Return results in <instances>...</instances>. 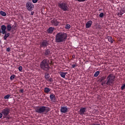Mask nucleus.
<instances>
[{"label":"nucleus","mask_w":125,"mask_h":125,"mask_svg":"<svg viewBox=\"0 0 125 125\" xmlns=\"http://www.w3.org/2000/svg\"><path fill=\"white\" fill-rule=\"evenodd\" d=\"M86 112V107H81L79 110L80 115H84Z\"/></svg>","instance_id":"11"},{"label":"nucleus","mask_w":125,"mask_h":125,"mask_svg":"<svg viewBox=\"0 0 125 125\" xmlns=\"http://www.w3.org/2000/svg\"><path fill=\"white\" fill-rule=\"evenodd\" d=\"M51 90V89L48 88V87H45L44 88V92H45V93H47V94H48V93H49V92Z\"/></svg>","instance_id":"21"},{"label":"nucleus","mask_w":125,"mask_h":125,"mask_svg":"<svg viewBox=\"0 0 125 125\" xmlns=\"http://www.w3.org/2000/svg\"><path fill=\"white\" fill-rule=\"evenodd\" d=\"M43 54L46 57H49V56L51 55V51L49 49H45L43 52Z\"/></svg>","instance_id":"9"},{"label":"nucleus","mask_w":125,"mask_h":125,"mask_svg":"<svg viewBox=\"0 0 125 125\" xmlns=\"http://www.w3.org/2000/svg\"><path fill=\"white\" fill-rule=\"evenodd\" d=\"M1 113L3 115L4 118H7L10 114V108L9 107H6L1 110Z\"/></svg>","instance_id":"6"},{"label":"nucleus","mask_w":125,"mask_h":125,"mask_svg":"<svg viewBox=\"0 0 125 125\" xmlns=\"http://www.w3.org/2000/svg\"><path fill=\"white\" fill-rule=\"evenodd\" d=\"M58 6L63 10V11H68L69 7H68V4L65 2L61 1L58 3Z\"/></svg>","instance_id":"5"},{"label":"nucleus","mask_w":125,"mask_h":125,"mask_svg":"<svg viewBox=\"0 0 125 125\" xmlns=\"http://www.w3.org/2000/svg\"><path fill=\"white\" fill-rule=\"evenodd\" d=\"M104 80H106V77L103 76L99 79V82L100 83H102V82H103V81H104Z\"/></svg>","instance_id":"22"},{"label":"nucleus","mask_w":125,"mask_h":125,"mask_svg":"<svg viewBox=\"0 0 125 125\" xmlns=\"http://www.w3.org/2000/svg\"><path fill=\"white\" fill-rule=\"evenodd\" d=\"M61 112L63 113V114H66V113H68L69 111V108H68V106H61V109H60Z\"/></svg>","instance_id":"10"},{"label":"nucleus","mask_w":125,"mask_h":125,"mask_svg":"<svg viewBox=\"0 0 125 125\" xmlns=\"http://www.w3.org/2000/svg\"><path fill=\"white\" fill-rule=\"evenodd\" d=\"M49 65H53V62L51 61L49 62V60L47 59H44L40 63V68L43 70V71H48L50 69V66Z\"/></svg>","instance_id":"1"},{"label":"nucleus","mask_w":125,"mask_h":125,"mask_svg":"<svg viewBox=\"0 0 125 125\" xmlns=\"http://www.w3.org/2000/svg\"><path fill=\"white\" fill-rule=\"evenodd\" d=\"M73 58H74V57H75V55L72 56Z\"/></svg>","instance_id":"45"},{"label":"nucleus","mask_w":125,"mask_h":125,"mask_svg":"<svg viewBox=\"0 0 125 125\" xmlns=\"http://www.w3.org/2000/svg\"><path fill=\"white\" fill-rule=\"evenodd\" d=\"M90 125H101L98 123H97V122H94L93 124Z\"/></svg>","instance_id":"34"},{"label":"nucleus","mask_w":125,"mask_h":125,"mask_svg":"<svg viewBox=\"0 0 125 125\" xmlns=\"http://www.w3.org/2000/svg\"><path fill=\"white\" fill-rule=\"evenodd\" d=\"M106 83H107V82H106V81H104V82L102 83L101 84H102L103 86H104V84H106Z\"/></svg>","instance_id":"38"},{"label":"nucleus","mask_w":125,"mask_h":125,"mask_svg":"<svg viewBox=\"0 0 125 125\" xmlns=\"http://www.w3.org/2000/svg\"><path fill=\"white\" fill-rule=\"evenodd\" d=\"M51 22L52 25H54V26H58V24H59V22L58 21H57V20L55 19H53Z\"/></svg>","instance_id":"12"},{"label":"nucleus","mask_w":125,"mask_h":125,"mask_svg":"<svg viewBox=\"0 0 125 125\" xmlns=\"http://www.w3.org/2000/svg\"><path fill=\"white\" fill-rule=\"evenodd\" d=\"M35 112L38 114H43V113H48L50 111L49 107L44 106H37L34 107Z\"/></svg>","instance_id":"3"},{"label":"nucleus","mask_w":125,"mask_h":125,"mask_svg":"<svg viewBox=\"0 0 125 125\" xmlns=\"http://www.w3.org/2000/svg\"><path fill=\"white\" fill-rule=\"evenodd\" d=\"M12 32H13V29H12Z\"/></svg>","instance_id":"46"},{"label":"nucleus","mask_w":125,"mask_h":125,"mask_svg":"<svg viewBox=\"0 0 125 125\" xmlns=\"http://www.w3.org/2000/svg\"><path fill=\"white\" fill-rule=\"evenodd\" d=\"M91 25H92V21H89L86 23L85 27L87 28H90V27H91Z\"/></svg>","instance_id":"15"},{"label":"nucleus","mask_w":125,"mask_h":125,"mask_svg":"<svg viewBox=\"0 0 125 125\" xmlns=\"http://www.w3.org/2000/svg\"><path fill=\"white\" fill-rule=\"evenodd\" d=\"M0 14L2 16H6V13H5V12H4L3 11H0Z\"/></svg>","instance_id":"26"},{"label":"nucleus","mask_w":125,"mask_h":125,"mask_svg":"<svg viewBox=\"0 0 125 125\" xmlns=\"http://www.w3.org/2000/svg\"><path fill=\"white\" fill-rule=\"evenodd\" d=\"M77 1H79V2H83V1H85V0H77Z\"/></svg>","instance_id":"37"},{"label":"nucleus","mask_w":125,"mask_h":125,"mask_svg":"<svg viewBox=\"0 0 125 125\" xmlns=\"http://www.w3.org/2000/svg\"><path fill=\"white\" fill-rule=\"evenodd\" d=\"M59 74L62 78H63V79H65V77H66V75H67V74H68V73L62 72L60 71L59 72Z\"/></svg>","instance_id":"18"},{"label":"nucleus","mask_w":125,"mask_h":125,"mask_svg":"<svg viewBox=\"0 0 125 125\" xmlns=\"http://www.w3.org/2000/svg\"><path fill=\"white\" fill-rule=\"evenodd\" d=\"M75 67H78V63H75L74 64L72 65V68L75 69Z\"/></svg>","instance_id":"30"},{"label":"nucleus","mask_w":125,"mask_h":125,"mask_svg":"<svg viewBox=\"0 0 125 125\" xmlns=\"http://www.w3.org/2000/svg\"><path fill=\"white\" fill-rule=\"evenodd\" d=\"M26 7L29 11H32L33 8H34V4L32 3L31 2H27L26 3Z\"/></svg>","instance_id":"8"},{"label":"nucleus","mask_w":125,"mask_h":125,"mask_svg":"<svg viewBox=\"0 0 125 125\" xmlns=\"http://www.w3.org/2000/svg\"><path fill=\"white\" fill-rule=\"evenodd\" d=\"M2 35H4L3 39L4 41H6L7 38L10 36V33L6 31L5 33H2Z\"/></svg>","instance_id":"14"},{"label":"nucleus","mask_w":125,"mask_h":125,"mask_svg":"<svg viewBox=\"0 0 125 125\" xmlns=\"http://www.w3.org/2000/svg\"><path fill=\"white\" fill-rule=\"evenodd\" d=\"M65 28V29H66L67 30H69V29H70V28H71V25L66 24Z\"/></svg>","instance_id":"28"},{"label":"nucleus","mask_w":125,"mask_h":125,"mask_svg":"<svg viewBox=\"0 0 125 125\" xmlns=\"http://www.w3.org/2000/svg\"><path fill=\"white\" fill-rule=\"evenodd\" d=\"M95 113H96V115H99L100 112L99 110H96L95 111Z\"/></svg>","instance_id":"35"},{"label":"nucleus","mask_w":125,"mask_h":125,"mask_svg":"<svg viewBox=\"0 0 125 125\" xmlns=\"http://www.w3.org/2000/svg\"><path fill=\"white\" fill-rule=\"evenodd\" d=\"M67 34L64 33L59 32L56 35V42H63L67 40Z\"/></svg>","instance_id":"2"},{"label":"nucleus","mask_w":125,"mask_h":125,"mask_svg":"<svg viewBox=\"0 0 125 125\" xmlns=\"http://www.w3.org/2000/svg\"><path fill=\"white\" fill-rule=\"evenodd\" d=\"M2 115H3L2 113H0V119H1V118H2Z\"/></svg>","instance_id":"42"},{"label":"nucleus","mask_w":125,"mask_h":125,"mask_svg":"<svg viewBox=\"0 0 125 125\" xmlns=\"http://www.w3.org/2000/svg\"><path fill=\"white\" fill-rule=\"evenodd\" d=\"M1 30H2V34H5V32H6V26L5 25H1Z\"/></svg>","instance_id":"19"},{"label":"nucleus","mask_w":125,"mask_h":125,"mask_svg":"<svg viewBox=\"0 0 125 125\" xmlns=\"http://www.w3.org/2000/svg\"><path fill=\"white\" fill-rule=\"evenodd\" d=\"M45 78L46 81H49V74L48 73H46L45 74Z\"/></svg>","instance_id":"25"},{"label":"nucleus","mask_w":125,"mask_h":125,"mask_svg":"<svg viewBox=\"0 0 125 125\" xmlns=\"http://www.w3.org/2000/svg\"><path fill=\"white\" fill-rule=\"evenodd\" d=\"M6 29L7 32H10V31H11V30L12 29V24H8L6 26Z\"/></svg>","instance_id":"20"},{"label":"nucleus","mask_w":125,"mask_h":125,"mask_svg":"<svg viewBox=\"0 0 125 125\" xmlns=\"http://www.w3.org/2000/svg\"><path fill=\"white\" fill-rule=\"evenodd\" d=\"M34 13H35V12L34 11H31L30 14H31V15H34Z\"/></svg>","instance_id":"43"},{"label":"nucleus","mask_w":125,"mask_h":125,"mask_svg":"<svg viewBox=\"0 0 125 125\" xmlns=\"http://www.w3.org/2000/svg\"><path fill=\"white\" fill-rule=\"evenodd\" d=\"M50 99L51 101H56V98H55V95L53 93H51L50 95Z\"/></svg>","instance_id":"16"},{"label":"nucleus","mask_w":125,"mask_h":125,"mask_svg":"<svg viewBox=\"0 0 125 125\" xmlns=\"http://www.w3.org/2000/svg\"><path fill=\"white\" fill-rule=\"evenodd\" d=\"M124 13H125V7L122 8L120 11L118 13V15L122 16Z\"/></svg>","instance_id":"13"},{"label":"nucleus","mask_w":125,"mask_h":125,"mask_svg":"<svg viewBox=\"0 0 125 125\" xmlns=\"http://www.w3.org/2000/svg\"><path fill=\"white\" fill-rule=\"evenodd\" d=\"M99 74H100V72L99 71H96V72H95L94 74V77L96 78L98 77V75H99Z\"/></svg>","instance_id":"24"},{"label":"nucleus","mask_w":125,"mask_h":125,"mask_svg":"<svg viewBox=\"0 0 125 125\" xmlns=\"http://www.w3.org/2000/svg\"><path fill=\"white\" fill-rule=\"evenodd\" d=\"M32 2H33V3H37L38 0H32Z\"/></svg>","instance_id":"39"},{"label":"nucleus","mask_w":125,"mask_h":125,"mask_svg":"<svg viewBox=\"0 0 125 125\" xmlns=\"http://www.w3.org/2000/svg\"><path fill=\"white\" fill-rule=\"evenodd\" d=\"M6 51L8 52H9L10 51V48H7Z\"/></svg>","instance_id":"41"},{"label":"nucleus","mask_w":125,"mask_h":125,"mask_svg":"<svg viewBox=\"0 0 125 125\" xmlns=\"http://www.w3.org/2000/svg\"><path fill=\"white\" fill-rule=\"evenodd\" d=\"M49 82H53V79H52V78H50V79H49V80H48Z\"/></svg>","instance_id":"40"},{"label":"nucleus","mask_w":125,"mask_h":125,"mask_svg":"<svg viewBox=\"0 0 125 125\" xmlns=\"http://www.w3.org/2000/svg\"><path fill=\"white\" fill-rule=\"evenodd\" d=\"M115 79H116V76H114V74H109L106 78V85H109V86H112L114 84V82H115Z\"/></svg>","instance_id":"4"},{"label":"nucleus","mask_w":125,"mask_h":125,"mask_svg":"<svg viewBox=\"0 0 125 125\" xmlns=\"http://www.w3.org/2000/svg\"><path fill=\"white\" fill-rule=\"evenodd\" d=\"M18 69H19V71H20V72H22V70L23 69V67H22L21 66H20L19 67Z\"/></svg>","instance_id":"32"},{"label":"nucleus","mask_w":125,"mask_h":125,"mask_svg":"<svg viewBox=\"0 0 125 125\" xmlns=\"http://www.w3.org/2000/svg\"><path fill=\"white\" fill-rule=\"evenodd\" d=\"M54 29V27H50L47 30V33H48V34H52Z\"/></svg>","instance_id":"17"},{"label":"nucleus","mask_w":125,"mask_h":125,"mask_svg":"<svg viewBox=\"0 0 125 125\" xmlns=\"http://www.w3.org/2000/svg\"><path fill=\"white\" fill-rule=\"evenodd\" d=\"M10 97V95H7L4 97V99H9Z\"/></svg>","instance_id":"29"},{"label":"nucleus","mask_w":125,"mask_h":125,"mask_svg":"<svg viewBox=\"0 0 125 125\" xmlns=\"http://www.w3.org/2000/svg\"><path fill=\"white\" fill-rule=\"evenodd\" d=\"M41 48H45L48 45V41L47 40H43L40 43Z\"/></svg>","instance_id":"7"},{"label":"nucleus","mask_w":125,"mask_h":125,"mask_svg":"<svg viewBox=\"0 0 125 125\" xmlns=\"http://www.w3.org/2000/svg\"><path fill=\"white\" fill-rule=\"evenodd\" d=\"M107 39L109 42H111V43H113V38H112V37L108 36Z\"/></svg>","instance_id":"23"},{"label":"nucleus","mask_w":125,"mask_h":125,"mask_svg":"<svg viewBox=\"0 0 125 125\" xmlns=\"http://www.w3.org/2000/svg\"><path fill=\"white\" fill-rule=\"evenodd\" d=\"M125 89V83L123 84L121 86L122 90H124Z\"/></svg>","instance_id":"31"},{"label":"nucleus","mask_w":125,"mask_h":125,"mask_svg":"<svg viewBox=\"0 0 125 125\" xmlns=\"http://www.w3.org/2000/svg\"><path fill=\"white\" fill-rule=\"evenodd\" d=\"M20 92L21 93H24V89H21L20 90Z\"/></svg>","instance_id":"36"},{"label":"nucleus","mask_w":125,"mask_h":125,"mask_svg":"<svg viewBox=\"0 0 125 125\" xmlns=\"http://www.w3.org/2000/svg\"><path fill=\"white\" fill-rule=\"evenodd\" d=\"M15 77H16V76L15 75H13L11 76L10 77V80L11 81H13V80H14V79H15Z\"/></svg>","instance_id":"27"},{"label":"nucleus","mask_w":125,"mask_h":125,"mask_svg":"<svg viewBox=\"0 0 125 125\" xmlns=\"http://www.w3.org/2000/svg\"><path fill=\"white\" fill-rule=\"evenodd\" d=\"M104 16V14L103 13H101L99 15V17L102 18Z\"/></svg>","instance_id":"33"},{"label":"nucleus","mask_w":125,"mask_h":125,"mask_svg":"<svg viewBox=\"0 0 125 125\" xmlns=\"http://www.w3.org/2000/svg\"><path fill=\"white\" fill-rule=\"evenodd\" d=\"M0 34H2V31L1 29H0Z\"/></svg>","instance_id":"44"}]
</instances>
